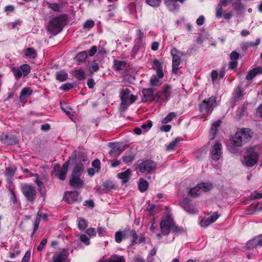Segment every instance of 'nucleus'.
<instances>
[{
	"label": "nucleus",
	"mask_w": 262,
	"mask_h": 262,
	"mask_svg": "<svg viewBox=\"0 0 262 262\" xmlns=\"http://www.w3.org/2000/svg\"><path fill=\"white\" fill-rule=\"evenodd\" d=\"M66 17L64 15L54 18L50 21L48 26V30L52 34L56 35L60 32L65 25Z\"/></svg>",
	"instance_id": "nucleus-1"
},
{
	"label": "nucleus",
	"mask_w": 262,
	"mask_h": 262,
	"mask_svg": "<svg viewBox=\"0 0 262 262\" xmlns=\"http://www.w3.org/2000/svg\"><path fill=\"white\" fill-rule=\"evenodd\" d=\"M252 135L251 130L248 128H243L237 131L233 138V145L241 146L243 142H246L251 138Z\"/></svg>",
	"instance_id": "nucleus-2"
},
{
	"label": "nucleus",
	"mask_w": 262,
	"mask_h": 262,
	"mask_svg": "<svg viewBox=\"0 0 262 262\" xmlns=\"http://www.w3.org/2000/svg\"><path fill=\"white\" fill-rule=\"evenodd\" d=\"M119 96L121 100V106L124 110L127 108L128 105L134 103L137 99V96L130 94V91L128 88L122 89Z\"/></svg>",
	"instance_id": "nucleus-3"
},
{
	"label": "nucleus",
	"mask_w": 262,
	"mask_h": 262,
	"mask_svg": "<svg viewBox=\"0 0 262 262\" xmlns=\"http://www.w3.org/2000/svg\"><path fill=\"white\" fill-rule=\"evenodd\" d=\"M161 233L163 235H167L170 231L176 232L178 231V227L173 222V220L169 215L163 219L160 223Z\"/></svg>",
	"instance_id": "nucleus-4"
},
{
	"label": "nucleus",
	"mask_w": 262,
	"mask_h": 262,
	"mask_svg": "<svg viewBox=\"0 0 262 262\" xmlns=\"http://www.w3.org/2000/svg\"><path fill=\"white\" fill-rule=\"evenodd\" d=\"M258 156L259 155L254 148H248L247 154L243 157L242 162L247 167H253L257 163Z\"/></svg>",
	"instance_id": "nucleus-5"
},
{
	"label": "nucleus",
	"mask_w": 262,
	"mask_h": 262,
	"mask_svg": "<svg viewBox=\"0 0 262 262\" xmlns=\"http://www.w3.org/2000/svg\"><path fill=\"white\" fill-rule=\"evenodd\" d=\"M216 98L211 96L208 99L204 100L200 105V111L204 114L209 115L212 112L214 107L216 106Z\"/></svg>",
	"instance_id": "nucleus-6"
},
{
	"label": "nucleus",
	"mask_w": 262,
	"mask_h": 262,
	"mask_svg": "<svg viewBox=\"0 0 262 262\" xmlns=\"http://www.w3.org/2000/svg\"><path fill=\"white\" fill-rule=\"evenodd\" d=\"M170 53L172 57V72L174 74H177L181 62V57L183 56L184 54L182 52L178 50L174 47L172 48Z\"/></svg>",
	"instance_id": "nucleus-7"
},
{
	"label": "nucleus",
	"mask_w": 262,
	"mask_h": 262,
	"mask_svg": "<svg viewBox=\"0 0 262 262\" xmlns=\"http://www.w3.org/2000/svg\"><path fill=\"white\" fill-rule=\"evenodd\" d=\"M156 167V163L152 160H147L138 163V168L142 173H151Z\"/></svg>",
	"instance_id": "nucleus-8"
},
{
	"label": "nucleus",
	"mask_w": 262,
	"mask_h": 262,
	"mask_svg": "<svg viewBox=\"0 0 262 262\" xmlns=\"http://www.w3.org/2000/svg\"><path fill=\"white\" fill-rule=\"evenodd\" d=\"M212 188L211 184L209 183H200L195 187L191 189L189 193L193 196H199L202 192H205L210 190Z\"/></svg>",
	"instance_id": "nucleus-9"
},
{
	"label": "nucleus",
	"mask_w": 262,
	"mask_h": 262,
	"mask_svg": "<svg viewBox=\"0 0 262 262\" xmlns=\"http://www.w3.org/2000/svg\"><path fill=\"white\" fill-rule=\"evenodd\" d=\"M21 189L22 193L28 200L33 202L35 200L36 191L33 186L28 184H23Z\"/></svg>",
	"instance_id": "nucleus-10"
},
{
	"label": "nucleus",
	"mask_w": 262,
	"mask_h": 262,
	"mask_svg": "<svg viewBox=\"0 0 262 262\" xmlns=\"http://www.w3.org/2000/svg\"><path fill=\"white\" fill-rule=\"evenodd\" d=\"M170 90L171 87L169 85H166L162 92L157 93V95L158 97L157 101L159 102H162L167 100L171 94Z\"/></svg>",
	"instance_id": "nucleus-11"
},
{
	"label": "nucleus",
	"mask_w": 262,
	"mask_h": 262,
	"mask_svg": "<svg viewBox=\"0 0 262 262\" xmlns=\"http://www.w3.org/2000/svg\"><path fill=\"white\" fill-rule=\"evenodd\" d=\"M222 145L219 143L216 142L213 146L211 151V158L214 160H218L222 154Z\"/></svg>",
	"instance_id": "nucleus-12"
},
{
	"label": "nucleus",
	"mask_w": 262,
	"mask_h": 262,
	"mask_svg": "<svg viewBox=\"0 0 262 262\" xmlns=\"http://www.w3.org/2000/svg\"><path fill=\"white\" fill-rule=\"evenodd\" d=\"M185 0H164V4L170 11H174L179 8L178 3L183 4Z\"/></svg>",
	"instance_id": "nucleus-13"
},
{
	"label": "nucleus",
	"mask_w": 262,
	"mask_h": 262,
	"mask_svg": "<svg viewBox=\"0 0 262 262\" xmlns=\"http://www.w3.org/2000/svg\"><path fill=\"white\" fill-rule=\"evenodd\" d=\"M262 246V234L250 241L247 244L248 249L257 248Z\"/></svg>",
	"instance_id": "nucleus-14"
},
{
	"label": "nucleus",
	"mask_w": 262,
	"mask_h": 262,
	"mask_svg": "<svg viewBox=\"0 0 262 262\" xmlns=\"http://www.w3.org/2000/svg\"><path fill=\"white\" fill-rule=\"evenodd\" d=\"M78 196V193L77 191L67 192L65 193L64 199L67 203L72 204L77 200Z\"/></svg>",
	"instance_id": "nucleus-15"
},
{
	"label": "nucleus",
	"mask_w": 262,
	"mask_h": 262,
	"mask_svg": "<svg viewBox=\"0 0 262 262\" xmlns=\"http://www.w3.org/2000/svg\"><path fill=\"white\" fill-rule=\"evenodd\" d=\"M32 93V90L30 88H25L23 89L20 92L19 96L20 102L24 104Z\"/></svg>",
	"instance_id": "nucleus-16"
},
{
	"label": "nucleus",
	"mask_w": 262,
	"mask_h": 262,
	"mask_svg": "<svg viewBox=\"0 0 262 262\" xmlns=\"http://www.w3.org/2000/svg\"><path fill=\"white\" fill-rule=\"evenodd\" d=\"M70 184L74 187L80 188L82 187L83 182L80 179L79 176L72 175V178L70 181Z\"/></svg>",
	"instance_id": "nucleus-17"
},
{
	"label": "nucleus",
	"mask_w": 262,
	"mask_h": 262,
	"mask_svg": "<svg viewBox=\"0 0 262 262\" xmlns=\"http://www.w3.org/2000/svg\"><path fill=\"white\" fill-rule=\"evenodd\" d=\"M131 173L132 171L128 169L124 172L119 173L118 177L121 180L122 183L124 184L129 181Z\"/></svg>",
	"instance_id": "nucleus-18"
},
{
	"label": "nucleus",
	"mask_w": 262,
	"mask_h": 262,
	"mask_svg": "<svg viewBox=\"0 0 262 262\" xmlns=\"http://www.w3.org/2000/svg\"><path fill=\"white\" fill-rule=\"evenodd\" d=\"M154 90L151 88L143 89L142 90L143 97L142 98V102H146L151 99Z\"/></svg>",
	"instance_id": "nucleus-19"
},
{
	"label": "nucleus",
	"mask_w": 262,
	"mask_h": 262,
	"mask_svg": "<svg viewBox=\"0 0 262 262\" xmlns=\"http://www.w3.org/2000/svg\"><path fill=\"white\" fill-rule=\"evenodd\" d=\"M67 255L63 252H57L53 256L52 262H65Z\"/></svg>",
	"instance_id": "nucleus-20"
},
{
	"label": "nucleus",
	"mask_w": 262,
	"mask_h": 262,
	"mask_svg": "<svg viewBox=\"0 0 262 262\" xmlns=\"http://www.w3.org/2000/svg\"><path fill=\"white\" fill-rule=\"evenodd\" d=\"M220 124L221 122L220 121H217L212 124L209 133L210 139H214V138H215V134L217 130V127H219L220 126Z\"/></svg>",
	"instance_id": "nucleus-21"
},
{
	"label": "nucleus",
	"mask_w": 262,
	"mask_h": 262,
	"mask_svg": "<svg viewBox=\"0 0 262 262\" xmlns=\"http://www.w3.org/2000/svg\"><path fill=\"white\" fill-rule=\"evenodd\" d=\"M68 168L69 162H66L63 164L62 168L59 171L58 174V178L59 179L61 180L65 179L67 173L68 172Z\"/></svg>",
	"instance_id": "nucleus-22"
},
{
	"label": "nucleus",
	"mask_w": 262,
	"mask_h": 262,
	"mask_svg": "<svg viewBox=\"0 0 262 262\" xmlns=\"http://www.w3.org/2000/svg\"><path fill=\"white\" fill-rule=\"evenodd\" d=\"M181 205L186 211L190 213H195L196 212V211L187 201L182 202Z\"/></svg>",
	"instance_id": "nucleus-23"
},
{
	"label": "nucleus",
	"mask_w": 262,
	"mask_h": 262,
	"mask_svg": "<svg viewBox=\"0 0 262 262\" xmlns=\"http://www.w3.org/2000/svg\"><path fill=\"white\" fill-rule=\"evenodd\" d=\"M123 150L117 145H115L109 152V154L112 157L119 156L122 152Z\"/></svg>",
	"instance_id": "nucleus-24"
},
{
	"label": "nucleus",
	"mask_w": 262,
	"mask_h": 262,
	"mask_svg": "<svg viewBox=\"0 0 262 262\" xmlns=\"http://www.w3.org/2000/svg\"><path fill=\"white\" fill-rule=\"evenodd\" d=\"M148 187L147 182L142 178H140L138 184V188L140 191L144 192L146 191Z\"/></svg>",
	"instance_id": "nucleus-25"
},
{
	"label": "nucleus",
	"mask_w": 262,
	"mask_h": 262,
	"mask_svg": "<svg viewBox=\"0 0 262 262\" xmlns=\"http://www.w3.org/2000/svg\"><path fill=\"white\" fill-rule=\"evenodd\" d=\"M88 54L86 51H82L79 53L75 57L76 61L79 63L83 62L86 59Z\"/></svg>",
	"instance_id": "nucleus-26"
},
{
	"label": "nucleus",
	"mask_w": 262,
	"mask_h": 262,
	"mask_svg": "<svg viewBox=\"0 0 262 262\" xmlns=\"http://www.w3.org/2000/svg\"><path fill=\"white\" fill-rule=\"evenodd\" d=\"M25 55L31 58H35L37 56L36 50L32 48H28L25 50Z\"/></svg>",
	"instance_id": "nucleus-27"
},
{
	"label": "nucleus",
	"mask_w": 262,
	"mask_h": 262,
	"mask_svg": "<svg viewBox=\"0 0 262 262\" xmlns=\"http://www.w3.org/2000/svg\"><path fill=\"white\" fill-rule=\"evenodd\" d=\"M78 227L81 230H84L88 226L87 221L83 218L79 217L77 219Z\"/></svg>",
	"instance_id": "nucleus-28"
},
{
	"label": "nucleus",
	"mask_w": 262,
	"mask_h": 262,
	"mask_svg": "<svg viewBox=\"0 0 262 262\" xmlns=\"http://www.w3.org/2000/svg\"><path fill=\"white\" fill-rule=\"evenodd\" d=\"M114 68L116 71H120L123 70L126 65V62L123 61L114 60Z\"/></svg>",
	"instance_id": "nucleus-29"
},
{
	"label": "nucleus",
	"mask_w": 262,
	"mask_h": 262,
	"mask_svg": "<svg viewBox=\"0 0 262 262\" xmlns=\"http://www.w3.org/2000/svg\"><path fill=\"white\" fill-rule=\"evenodd\" d=\"M47 5L49 9H51L55 12L61 11V6L57 3H51L47 2Z\"/></svg>",
	"instance_id": "nucleus-30"
},
{
	"label": "nucleus",
	"mask_w": 262,
	"mask_h": 262,
	"mask_svg": "<svg viewBox=\"0 0 262 262\" xmlns=\"http://www.w3.org/2000/svg\"><path fill=\"white\" fill-rule=\"evenodd\" d=\"M56 77L60 81H63L68 78V74L64 71H60L56 74Z\"/></svg>",
	"instance_id": "nucleus-31"
},
{
	"label": "nucleus",
	"mask_w": 262,
	"mask_h": 262,
	"mask_svg": "<svg viewBox=\"0 0 262 262\" xmlns=\"http://www.w3.org/2000/svg\"><path fill=\"white\" fill-rule=\"evenodd\" d=\"M19 68L23 73V76L24 77L27 76L31 71V68L28 64H24Z\"/></svg>",
	"instance_id": "nucleus-32"
},
{
	"label": "nucleus",
	"mask_w": 262,
	"mask_h": 262,
	"mask_svg": "<svg viewBox=\"0 0 262 262\" xmlns=\"http://www.w3.org/2000/svg\"><path fill=\"white\" fill-rule=\"evenodd\" d=\"M180 138H176L171 142L167 146L166 150L168 151L172 150L177 146L178 143L180 142Z\"/></svg>",
	"instance_id": "nucleus-33"
},
{
	"label": "nucleus",
	"mask_w": 262,
	"mask_h": 262,
	"mask_svg": "<svg viewBox=\"0 0 262 262\" xmlns=\"http://www.w3.org/2000/svg\"><path fill=\"white\" fill-rule=\"evenodd\" d=\"M176 117V114L171 112L168 115L166 116L165 118H164L162 120V124H167V123L170 122L174 118Z\"/></svg>",
	"instance_id": "nucleus-34"
},
{
	"label": "nucleus",
	"mask_w": 262,
	"mask_h": 262,
	"mask_svg": "<svg viewBox=\"0 0 262 262\" xmlns=\"http://www.w3.org/2000/svg\"><path fill=\"white\" fill-rule=\"evenodd\" d=\"M16 170V168L14 166L9 167L6 169V175L9 178H12L13 177Z\"/></svg>",
	"instance_id": "nucleus-35"
},
{
	"label": "nucleus",
	"mask_w": 262,
	"mask_h": 262,
	"mask_svg": "<svg viewBox=\"0 0 262 262\" xmlns=\"http://www.w3.org/2000/svg\"><path fill=\"white\" fill-rule=\"evenodd\" d=\"M12 71L17 80H18L23 76V73L19 68L14 67L12 69Z\"/></svg>",
	"instance_id": "nucleus-36"
},
{
	"label": "nucleus",
	"mask_w": 262,
	"mask_h": 262,
	"mask_svg": "<svg viewBox=\"0 0 262 262\" xmlns=\"http://www.w3.org/2000/svg\"><path fill=\"white\" fill-rule=\"evenodd\" d=\"M83 167L82 164H77L74 168L72 175L80 176L81 172L83 170Z\"/></svg>",
	"instance_id": "nucleus-37"
},
{
	"label": "nucleus",
	"mask_w": 262,
	"mask_h": 262,
	"mask_svg": "<svg viewBox=\"0 0 262 262\" xmlns=\"http://www.w3.org/2000/svg\"><path fill=\"white\" fill-rule=\"evenodd\" d=\"M99 262H125L124 259L122 256H114L108 260Z\"/></svg>",
	"instance_id": "nucleus-38"
},
{
	"label": "nucleus",
	"mask_w": 262,
	"mask_h": 262,
	"mask_svg": "<svg viewBox=\"0 0 262 262\" xmlns=\"http://www.w3.org/2000/svg\"><path fill=\"white\" fill-rule=\"evenodd\" d=\"M150 83L152 86H159L161 84V82L159 79L155 76H152L150 79Z\"/></svg>",
	"instance_id": "nucleus-39"
},
{
	"label": "nucleus",
	"mask_w": 262,
	"mask_h": 262,
	"mask_svg": "<svg viewBox=\"0 0 262 262\" xmlns=\"http://www.w3.org/2000/svg\"><path fill=\"white\" fill-rule=\"evenodd\" d=\"M84 71L82 70H76L74 71V75L79 80L84 79Z\"/></svg>",
	"instance_id": "nucleus-40"
},
{
	"label": "nucleus",
	"mask_w": 262,
	"mask_h": 262,
	"mask_svg": "<svg viewBox=\"0 0 262 262\" xmlns=\"http://www.w3.org/2000/svg\"><path fill=\"white\" fill-rule=\"evenodd\" d=\"M153 64L154 66L152 67L153 69L157 71L163 69L162 64L157 59H154L153 60Z\"/></svg>",
	"instance_id": "nucleus-41"
},
{
	"label": "nucleus",
	"mask_w": 262,
	"mask_h": 262,
	"mask_svg": "<svg viewBox=\"0 0 262 262\" xmlns=\"http://www.w3.org/2000/svg\"><path fill=\"white\" fill-rule=\"evenodd\" d=\"M161 0H146V3L151 7H158L160 5Z\"/></svg>",
	"instance_id": "nucleus-42"
},
{
	"label": "nucleus",
	"mask_w": 262,
	"mask_h": 262,
	"mask_svg": "<svg viewBox=\"0 0 262 262\" xmlns=\"http://www.w3.org/2000/svg\"><path fill=\"white\" fill-rule=\"evenodd\" d=\"M125 235L121 231H117L115 233V241L117 243H120L122 240L123 237H124Z\"/></svg>",
	"instance_id": "nucleus-43"
},
{
	"label": "nucleus",
	"mask_w": 262,
	"mask_h": 262,
	"mask_svg": "<svg viewBox=\"0 0 262 262\" xmlns=\"http://www.w3.org/2000/svg\"><path fill=\"white\" fill-rule=\"evenodd\" d=\"M211 222H210L209 218L203 219L200 222V225L201 227H205L210 225Z\"/></svg>",
	"instance_id": "nucleus-44"
},
{
	"label": "nucleus",
	"mask_w": 262,
	"mask_h": 262,
	"mask_svg": "<svg viewBox=\"0 0 262 262\" xmlns=\"http://www.w3.org/2000/svg\"><path fill=\"white\" fill-rule=\"evenodd\" d=\"M152 125V123L150 120L147 121L145 123L141 126V128L145 130L149 129Z\"/></svg>",
	"instance_id": "nucleus-45"
},
{
	"label": "nucleus",
	"mask_w": 262,
	"mask_h": 262,
	"mask_svg": "<svg viewBox=\"0 0 262 262\" xmlns=\"http://www.w3.org/2000/svg\"><path fill=\"white\" fill-rule=\"evenodd\" d=\"M94 26V22L92 20H88L85 22L83 27L86 29H91Z\"/></svg>",
	"instance_id": "nucleus-46"
},
{
	"label": "nucleus",
	"mask_w": 262,
	"mask_h": 262,
	"mask_svg": "<svg viewBox=\"0 0 262 262\" xmlns=\"http://www.w3.org/2000/svg\"><path fill=\"white\" fill-rule=\"evenodd\" d=\"M47 243V239L46 238L42 239L41 241L40 242L39 245L37 246V249L38 251H41L45 245H46Z\"/></svg>",
	"instance_id": "nucleus-47"
},
{
	"label": "nucleus",
	"mask_w": 262,
	"mask_h": 262,
	"mask_svg": "<svg viewBox=\"0 0 262 262\" xmlns=\"http://www.w3.org/2000/svg\"><path fill=\"white\" fill-rule=\"evenodd\" d=\"M73 88V85L72 84L67 83L62 84L61 86L60 89L61 90L67 91H68V90L71 89Z\"/></svg>",
	"instance_id": "nucleus-48"
},
{
	"label": "nucleus",
	"mask_w": 262,
	"mask_h": 262,
	"mask_svg": "<svg viewBox=\"0 0 262 262\" xmlns=\"http://www.w3.org/2000/svg\"><path fill=\"white\" fill-rule=\"evenodd\" d=\"M97 231L100 236H103L106 233V229L105 228L99 226L97 228Z\"/></svg>",
	"instance_id": "nucleus-49"
},
{
	"label": "nucleus",
	"mask_w": 262,
	"mask_h": 262,
	"mask_svg": "<svg viewBox=\"0 0 262 262\" xmlns=\"http://www.w3.org/2000/svg\"><path fill=\"white\" fill-rule=\"evenodd\" d=\"M223 13V9L221 5H219L216 9V16L217 17H221Z\"/></svg>",
	"instance_id": "nucleus-50"
},
{
	"label": "nucleus",
	"mask_w": 262,
	"mask_h": 262,
	"mask_svg": "<svg viewBox=\"0 0 262 262\" xmlns=\"http://www.w3.org/2000/svg\"><path fill=\"white\" fill-rule=\"evenodd\" d=\"M80 241L86 245L90 244V240L89 237L85 234H82L80 236Z\"/></svg>",
	"instance_id": "nucleus-51"
},
{
	"label": "nucleus",
	"mask_w": 262,
	"mask_h": 262,
	"mask_svg": "<svg viewBox=\"0 0 262 262\" xmlns=\"http://www.w3.org/2000/svg\"><path fill=\"white\" fill-rule=\"evenodd\" d=\"M134 159V157L129 155V156H123L122 157V160L123 162H124L126 163L131 162L133 161Z\"/></svg>",
	"instance_id": "nucleus-52"
},
{
	"label": "nucleus",
	"mask_w": 262,
	"mask_h": 262,
	"mask_svg": "<svg viewBox=\"0 0 262 262\" xmlns=\"http://www.w3.org/2000/svg\"><path fill=\"white\" fill-rule=\"evenodd\" d=\"M230 59L232 60H236L239 58V54L236 51H232L230 55Z\"/></svg>",
	"instance_id": "nucleus-53"
},
{
	"label": "nucleus",
	"mask_w": 262,
	"mask_h": 262,
	"mask_svg": "<svg viewBox=\"0 0 262 262\" xmlns=\"http://www.w3.org/2000/svg\"><path fill=\"white\" fill-rule=\"evenodd\" d=\"M103 187L104 188V189L108 191H110L113 188L114 186L112 184L110 183L109 182H105L103 184Z\"/></svg>",
	"instance_id": "nucleus-54"
},
{
	"label": "nucleus",
	"mask_w": 262,
	"mask_h": 262,
	"mask_svg": "<svg viewBox=\"0 0 262 262\" xmlns=\"http://www.w3.org/2000/svg\"><path fill=\"white\" fill-rule=\"evenodd\" d=\"M86 233L90 236H94L96 235V232L95 229L94 228H90L86 230Z\"/></svg>",
	"instance_id": "nucleus-55"
},
{
	"label": "nucleus",
	"mask_w": 262,
	"mask_h": 262,
	"mask_svg": "<svg viewBox=\"0 0 262 262\" xmlns=\"http://www.w3.org/2000/svg\"><path fill=\"white\" fill-rule=\"evenodd\" d=\"M256 76L254 70H251L246 76V79L248 80H252Z\"/></svg>",
	"instance_id": "nucleus-56"
},
{
	"label": "nucleus",
	"mask_w": 262,
	"mask_h": 262,
	"mask_svg": "<svg viewBox=\"0 0 262 262\" xmlns=\"http://www.w3.org/2000/svg\"><path fill=\"white\" fill-rule=\"evenodd\" d=\"M99 69V66L97 63H94L92 64L90 67V72L93 73L94 72H96Z\"/></svg>",
	"instance_id": "nucleus-57"
},
{
	"label": "nucleus",
	"mask_w": 262,
	"mask_h": 262,
	"mask_svg": "<svg viewBox=\"0 0 262 262\" xmlns=\"http://www.w3.org/2000/svg\"><path fill=\"white\" fill-rule=\"evenodd\" d=\"M30 255H31L30 251H27L22 259V262H28L30 259Z\"/></svg>",
	"instance_id": "nucleus-58"
},
{
	"label": "nucleus",
	"mask_w": 262,
	"mask_h": 262,
	"mask_svg": "<svg viewBox=\"0 0 262 262\" xmlns=\"http://www.w3.org/2000/svg\"><path fill=\"white\" fill-rule=\"evenodd\" d=\"M219 215L217 213L215 212L213 213L209 217H208L211 222V223L214 222L219 217Z\"/></svg>",
	"instance_id": "nucleus-59"
},
{
	"label": "nucleus",
	"mask_w": 262,
	"mask_h": 262,
	"mask_svg": "<svg viewBox=\"0 0 262 262\" xmlns=\"http://www.w3.org/2000/svg\"><path fill=\"white\" fill-rule=\"evenodd\" d=\"M204 20L205 17L203 15H201L199 16V17L197 19L196 23L198 26H201L204 24Z\"/></svg>",
	"instance_id": "nucleus-60"
},
{
	"label": "nucleus",
	"mask_w": 262,
	"mask_h": 262,
	"mask_svg": "<svg viewBox=\"0 0 262 262\" xmlns=\"http://www.w3.org/2000/svg\"><path fill=\"white\" fill-rule=\"evenodd\" d=\"M237 61L236 60H232V61L230 62L229 67V68L231 70L236 69L237 66Z\"/></svg>",
	"instance_id": "nucleus-61"
},
{
	"label": "nucleus",
	"mask_w": 262,
	"mask_h": 262,
	"mask_svg": "<svg viewBox=\"0 0 262 262\" xmlns=\"http://www.w3.org/2000/svg\"><path fill=\"white\" fill-rule=\"evenodd\" d=\"M97 47L96 46H93L92 48L89 51V54L90 56H92L95 55V54L97 52Z\"/></svg>",
	"instance_id": "nucleus-62"
},
{
	"label": "nucleus",
	"mask_w": 262,
	"mask_h": 262,
	"mask_svg": "<svg viewBox=\"0 0 262 262\" xmlns=\"http://www.w3.org/2000/svg\"><path fill=\"white\" fill-rule=\"evenodd\" d=\"M10 193L12 202H13V203H16L17 202V198L14 191L13 190H11Z\"/></svg>",
	"instance_id": "nucleus-63"
},
{
	"label": "nucleus",
	"mask_w": 262,
	"mask_h": 262,
	"mask_svg": "<svg viewBox=\"0 0 262 262\" xmlns=\"http://www.w3.org/2000/svg\"><path fill=\"white\" fill-rule=\"evenodd\" d=\"M88 86L90 89H92L94 87V85L95 84V82L93 79L90 78L88 80Z\"/></svg>",
	"instance_id": "nucleus-64"
}]
</instances>
